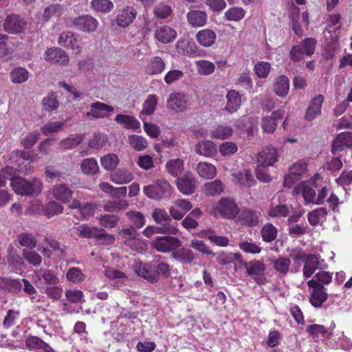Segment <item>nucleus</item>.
I'll return each mask as SVG.
<instances>
[{"label": "nucleus", "mask_w": 352, "mask_h": 352, "mask_svg": "<svg viewBox=\"0 0 352 352\" xmlns=\"http://www.w3.org/2000/svg\"><path fill=\"white\" fill-rule=\"evenodd\" d=\"M11 186L16 194L21 196L36 197L43 190V183L37 177L27 179L16 177L12 179Z\"/></svg>", "instance_id": "nucleus-1"}, {"label": "nucleus", "mask_w": 352, "mask_h": 352, "mask_svg": "<svg viewBox=\"0 0 352 352\" xmlns=\"http://www.w3.org/2000/svg\"><path fill=\"white\" fill-rule=\"evenodd\" d=\"M239 208L231 199L221 198L213 209L214 216L220 215L227 219H233L239 214Z\"/></svg>", "instance_id": "nucleus-2"}, {"label": "nucleus", "mask_w": 352, "mask_h": 352, "mask_svg": "<svg viewBox=\"0 0 352 352\" xmlns=\"http://www.w3.org/2000/svg\"><path fill=\"white\" fill-rule=\"evenodd\" d=\"M316 41L314 38H306L298 45L292 47L289 58L293 61H300L305 56H311L314 53Z\"/></svg>", "instance_id": "nucleus-3"}, {"label": "nucleus", "mask_w": 352, "mask_h": 352, "mask_svg": "<svg viewBox=\"0 0 352 352\" xmlns=\"http://www.w3.org/2000/svg\"><path fill=\"white\" fill-rule=\"evenodd\" d=\"M171 185L165 179H160L153 184L144 187V193L150 199H160L166 193L170 192Z\"/></svg>", "instance_id": "nucleus-4"}, {"label": "nucleus", "mask_w": 352, "mask_h": 352, "mask_svg": "<svg viewBox=\"0 0 352 352\" xmlns=\"http://www.w3.org/2000/svg\"><path fill=\"white\" fill-rule=\"evenodd\" d=\"M151 246L157 252L166 253L174 252L181 247L182 241L177 237L158 236L151 242Z\"/></svg>", "instance_id": "nucleus-5"}, {"label": "nucleus", "mask_w": 352, "mask_h": 352, "mask_svg": "<svg viewBox=\"0 0 352 352\" xmlns=\"http://www.w3.org/2000/svg\"><path fill=\"white\" fill-rule=\"evenodd\" d=\"M248 275L253 277L257 284L263 285L267 283V278L263 274L266 269L265 263L261 261H252L243 263Z\"/></svg>", "instance_id": "nucleus-6"}, {"label": "nucleus", "mask_w": 352, "mask_h": 352, "mask_svg": "<svg viewBox=\"0 0 352 352\" xmlns=\"http://www.w3.org/2000/svg\"><path fill=\"white\" fill-rule=\"evenodd\" d=\"M124 243L133 250L142 252L146 249V243L137 237L136 232L131 228H124L119 232Z\"/></svg>", "instance_id": "nucleus-7"}, {"label": "nucleus", "mask_w": 352, "mask_h": 352, "mask_svg": "<svg viewBox=\"0 0 352 352\" xmlns=\"http://www.w3.org/2000/svg\"><path fill=\"white\" fill-rule=\"evenodd\" d=\"M176 185L181 193L190 195L195 191L197 182L193 174L190 171H186L182 176L177 177Z\"/></svg>", "instance_id": "nucleus-8"}, {"label": "nucleus", "mask_w": 352, "mask_h": 352, "mask_svg": "<svg viewBox=\"0 0 352 352\" xmlns=\"http://www.w3.org/2000/svg\"><path fill=\"white\" fill-rule=\"evenodd\" d=\"M72 24L76 28L85 32H94L98 25L96 19L91 15H82L72 20Z\"/></svg>", "instance_id": "nucleus-9"}, {"label": "nucleus", "mask_w": 352, "mask_h": 352, "mask_svg": "<svg viewBox=\"0 0 352 352\" xmlns=\"http://www.w3.org/2000/svg\"><path fill=\"white\" fill-rule=\"evenodd\" d=\"M58 43L66 47L69 48L76 54H79L82 52V45L76 36V35L72 32H63L58 37Z\"/></svg>", "instance_id": "nucleus-10"}, {"label": "nucleus", "mask_w": 352, "mask_h": 352, "mask_svg": "<svg viewBox=\"0 0 352 352\" xmlns=\"http://www.w3.org/2000/svg\"><path fill=\"white\" fill-rule=\"evenodd\" d=\"M192 208V205L188 200L179 199L170 207L169 213L174 219L181 220Z\"/></svg>", "instance_id": "nucleus-11"}, {"label": "nucleus", "mask_w": 352, "mask_h": 352, "mask_svg": "<svg viewBox=\"0 0 352 352\" xmlns=\"http://www.w3.org/2000/svg\"><path fill=\"white\" fill-rule=\"evenodd\" d=\"M186 96L182 93H172L167 99V108L175 112H182L187 108Z\"/></svg>", "instance_id": "nucleus-12"}, {"label": "nucleus", "mask_w": 352, "mask_h": 352, "mask_svg": "<svg viewBox=\"0 0 352 352\" xmlns=\"http://www.w3.org/2000/svg\"><path fill=\"white\" fill-rule=\"evenodd\" d=\"M27 23L19 16L11 14L6 17L3 24L4 30L10 34L21 32Z\"/></svg>", "instance_id": "nucleus-13"}, {"label": "nucleus", "mask_w": 352, "mask_h": 352, "mask_svg": "<svg viewBox=\"0 0 352 352\" xmlns=\"http://www.w3.org/2000/svg\"><path fill=\"white\" fill-rule=\"evenodd\" d=\"M109 179L117 185H124L130 183L134 179V175L126 168L120 167L110 173Z\"/></svg>", "instance_id": "nucleus-14"}, {"label": "nucleus", "mask_w": 352, "mask_h": 352, "mask_svg": "<svg viewBox=\"0 0 352 352\" xmlns=\"http://www.w3.org/2000/svg\"><path fill=\"white\" fill-rule=\"evenodd\" d=\"M44 58L48 62L60 65H67L69 62L68 54L58 47L47 49L45 52Z\"/></svg>", "instance_id": "nucleus-15"}, {"label": "nucleus", "mask_w": 352, "mask_h": 352, "mask_svg": "<svg viewBox=\"0 0 352 352\" xmlns=\"http://www.w3.org/2000/svg\"><path fill=\"white\" fill-rule=\"evenodd\" d=\"M307 164L298 162L293 164L289 168V173L285 177L284 186L291 187L298 180V177L306 172Z\"/></svg>", "instance_id": "nucleus-16"}, {"label": "nucleus", "mask_w": 352, "mask_h": 352, "mask_svg": "<svg viewBox=\"0 0 352 352\" xmlns=\"http://www.w3.org/2000/svg\"><path fill=\"white\" fill-rule=\"evenodd\" d=\"M135 272L140 277L150 283L157 282V274L155 267L148 263H139L133 267Z\"/></svg>", "instance_id": "nucleus-17"}, {"label": "nucleus", "mask_w": 352, "mask_h": 352, "mask_svg": "<svg viewBox=\"0 0 352 352\" xmlns=\"http://www.w3.org/2000/svg\"><path fill=\"white\" fill-rule=\"evenodd\" d=\"M137 12L131 6H126L119 11L116 16V23L119 27L126 28L133 23L135 19Z\"/></svg>", "instance_id": "nucleus-18"}, {"label": "nucleus", "mask_w": 352, "mask_h": 352, "mask_svg": "<svg viewBox=\"0 0 352 352\" xmlns=\"http://www.w3.org/2000/svg\"><path fill=\"white\" fill-rule=\"evenodd\" d=\"M178 232L179 230L177 228L176 226L171 223H164L163 226L160 227L148 226L144 230L142 234L146 237L149 238L155 234H166L175 235Z\"/></svg>", "instance_id": "nucleus-19"}, {"label": "nucleus", "mask_w": 352, "mask_h": 352, "mask_svg": "<svg viewBox=\"0 0 352 352\" xmlns=\"http://www.w3.org/2000/svg\"><path fill=\"white\" fill-rule=\"evenodd\" d=\"M323 101L324 97L321 94H318L312 98L305 115V120L311 121L321 114Z\"/></svg>", "instance_id": "nucleus-20"}, {"label": "nucleus", "mask_w": 352, "mask_h": 352, "mask_svg": "<svg viewBox=\"0 0 352 352\" xmlns=\"http://www.w3.org/2000/svg\"><path fill=\"white\" fill-rule=\"evenodd\" d=\"M232 176L233 182L241 186L250 188L255 183L250 169H243L241 171L234 172Z\"/></svg>", "instance_id": "nucleus-21"}, {"label": "nucleus", "mask_w": 352, "mask_h": 352, "mask_svg": "<svg viewBox=\"0 0 352 352\" xmlns=\"http://www.w3.org/2000/svg\"><path fill=\"white\" fill-rule=\"evenodd\" d=\"M113 107L105 103L96 102L91 105V109L86 113L87 116H92L95 118H104L108 117V113L113 111Z\"/></svg>", "instance_id": "nucleus-22"}, {"label": "nucleus", "mask_w": 352, "mask_h": 352, "mask_svg": "<svg viewBox=\"0 0 352 352\" xmlns=\"http://www.w3.org/2000/svg\"><path fill=\"white\" fill-rule=\"evenodd\" d=\"M175 48L179 54L184 56L195 55L198 52L195 43L188 38L179 40L175 45Z\"/></svg>", "instance_id": "nucleus-23"}, {"label": "nucleus", "mask_w": 352, "mask_h": 352, "mask_svg": "<svg viewBox=\"0 0 352 352\" xmlns=\"http://www.w3.org/2000/svg\"><path fill=\"white\" fill-rule=\"evenodd\" d=\"M195 152L206 157H212L217 152V145L210 140H202L199 142L195 147Z\"/></svg>", "instance_id": "nucleus-24"}, {"label": "nucleus", "mask_w": 352, "mask_h": 352, "mask_svg": "<svg viewBox=\"0 0 352 352\" xmlns=\"http://www.w3.org/2000/svg\"><path fill=\"white\" fill-rule=\"evenodd\" d=\"M278 158L277 151L274 147H267L258 155L257 161L259 164L272 166Z\"/></svg>", "instance_id": "nucleus-25"}, {"label": "nucleus", "mask_w": 352, "mask_h": 352, "mask_svg": "<svg viewBox=\"0 0 352 352\" xmlns=\"http://www.w3.org/2000/svg\"><path fill=\"white\" fill-rule=\"evenodd\" d=\"M351 146H352V133H342L333 142L331 152L335 154L338 151H342L346 147Z\"/></svg>", "instance_id": "nucleus-26"}, {"label": "nucleus", "mask_w": 352, "mask_h": 352, "mask_svg": "<svg viewBox=\"0 0 352 352\" xmlns=\"http://www.w3.org/2000/svg\"><path fill=\"white\" fill-rule=\"evenodd\" d=\"M176 36V31L168 25L158 27L155 32V38L163 43H170Z\"/></svg>", "instance_id": "nucleus-27"}, {"label": "nucleus", "mask_w": 352, "mask_h": 352, "mask_svg": "<svg viewBox=\"0 0 352 352\" xmlns=\"http://www.w3.org/2000/svg\"><path fill=\"white\" fill-rule=\"evenodd\" d=\"M72 190L65 184L55 185L52 190L53 197L63 203H67L72 197Z\"/></svg>", "instance_id": "nucleus-28"}, {"label": "nucleus", "mask_w": 352, "mask_h": 352, "mask_svg": "<svg viewBox=\"0 0 352 352\" xmlns=\"http://www.w3.org/2000/svg\"><path fill=\"white\" fill-rule=\"evenodd\" d=\"M196 39L201 45L208 47L215 43L217 34L212 30L204 29L196 34Z\"/></svg>", "instance_id": "nucleus-29"}, {"label": "nucleus", "mask_w": 352, "mask_h": 352, "mask_svg": "<svg viewBox=\"0 0 352 352\" xmlns=\"http://www.w3.org/2000/svg\"><path fill=\"white\" fill-rule=\"evenodd\" d=\"M311 184L310 182H302L295 187L294 192L302 193L307 203L314 202L316 190L311 186Z\"/></svg>", "instance_id": "nucleus-30"}, {"label": "nucleus", "mask_w": 352, "mask_h": 352, "mask_svg": "<svg viewBox=\"0 0 352 352\" xmlns=\"http://www.w3.org/2000/svg\"><path fill=\"white\" fill-rule=\"evenodd\" d=\"M115 121L126 129L137 131L140 129V122L133 116L126 114H118Z\"/></svg>", "instance_id": "nucleus-31"}, {"label": "nucleus", "mask_w": 352, "mask_h": 352, "mask_svg": "<svg viewBox=\"0 0 352 352\" xmlns=\"http://www.w3.org/2000/svg\"><path fill=\"white\" fill-rule=\"evenodd\" d=\"M186 18L190 25L197 28L205 25L208 17L203 11L191 10L187 13Z\"/></svg>", "instance_id": "nucleus-32"}, {"label": "nucleus", "mask_w": 352, "mask_h": 352, "mask_svg": "<svg viewBox=\"0 0 352 352\" xmlns=\"http://www.w3.org/2000/svg\"><path fill=\"white\" fill-rule=\"evenodd\" d=\"M195 170L201 177L206 179H212L217 175L216 167L213 164L206 162H199Z\"/></svg>", "instance_id": "nucleus-33"}, {"label": "nucleus", "mask_w": 352, "mask_h": 352, "mask_svg": "<svg viewBox=\"0 0 352 352\" xmlns=\"http://www.w3.org/2000/svg\"><path fill=\"white\" fill-rule=\"evenodd\" d=\"M260 214L252 210H244L239 216V221L243 225L250 227L258 224Z\"/></svg>", "instance_id": "nucleus-34"}, {"label": "nucleus", "mask_w": 352, "mask_h": 352, "mask_svg": "<svg viewBox=\"0 0 352 352\" xmlns=\"http://www.w3.org/2000/svg\"><path fill=\"white\" fill-rule=\"evenodd\" d=\"M224 190V186L220 179L207 182L201 188L202 192L207 196L220 195Z\"/></svg>", "instance_id": "nucleus-35"}, {"label": "nucleus", "mask_w": 352, "mask_h": 352, "mask_svg": "<svg viewBox=\"0 0 352 352\" xmlns=\"http://www.w3.org/2000/svg\"><path fill=\"white\" fill-rule=\"evenodd\" d=\"M102 167L107 170L113 172L120 163V158L115 153H107L100 159Z\"/></svg>", "instance_id": "nucleus-36"}, {"label": "nucleus", "mask_w": 352, "mask_h": 352, "mask_svg": "<svg viewBox=\"0 0 352 352\" xmlns=\"http://www.w3.org/2000/svg\"><path fill=\"white\" fill-rule=\"evenodd\" d=\"M226 98L227 104L225 109L230 113L235 112L240 107L241 102V96L239 92L234 90L229 91L226 95Z\"/></svg>", "instance_id": "nucleus-37"}, {"label": "nucleus", "mask_w": 352, "mask_h": 352, "mask_svg": "<svg viewBox=\"0 0 352 352\" xmlns=\"http://www.w3.org/2000/svg\"><path fill=\"white\" fill-rule=\"evenodd\" d=\"M164 61L159 56H155L151 59L145 67V72L150 75H155L162 73L165 69Z\"/></svg>", "instance_id": "nucleus-38"}, {"label": "nucleus", "mask_w": 352, "mask_h": 352, "mask_svg": "<svg viewBox=\"0 0 352 352\" xmlns=\"http://www.w3.org/2000/svg\"><path fill=\"white\" fill-rule=\"evenodd\" d=\"M289 80L285 76H279L274 85V91L277 96L281 98L285 97L289 91Z\"/></svg>", "instance_id": "nucleus-39"}, {"label": "nucleus", "mask_w": 352, "mask_h": 352, "mask_svg": "<svg viewBox=\"0 0 352 352\" xmlns=\"http://www.w3.org/2000/svg\"><path fill=\"white\" fill-rule=\"evenodd\" d=\"M30 76L29 72L24 67H17L10 72V80L14 84H22L25 82Z\"/></svg>", "instance_id": "nucleus-40"}, {"label": "nucleus", "mask_w": 352, "mask_h": 352, "mask_svg": "<svg viewBox=\"0 0 352 352\" xmlns=\"http://www.w3.org/2000/svg\"><path fill=\"white\" fill-rule=\"evenodd\" d=\"M319 265V258L315 255H308L305 260L302 270L303 275L306 278L310 277L316 270Z\"/></svg>", "instance_id": "nucleus-41"}, {"label": "nucleus", "mask_w": 352, "mask_h": 352, "mask_svg": "<svg viewBox=\"0 0 352 352\" xmlns=\"http://www.w3.org/2000/svg\"><path fill=\"white\" fill-rule=\"evenodd\" d=\"M17 242L23 247L34 250L37 245L36 238L30 232H21L17 235Z\"/></svg>", "instance_id": "nucleus-42"}, {"label": "nucleus", "mask_w": 352, "mask_h": 352, "mask_svg": "<svg viewBox=\"0 0 352 352\" xmlns=\"http://www.w3.org/2000/svg\"><path fill=\"white\" fill-rule=\"evenodd\" d=\"M21 283L17 279L0 277V289L8 292H18L21 289Z\"/></svg>", "instance_id": "nucleus-43"}, {"label": "nucleus", "mask_w": 352, "mask_h": 352, "mask_svg": "<svg viewBox=\"0 0 352 352\" xmlns=\"http://www.w3.org/2000/svg\"><path fill=\"white\" fill-rule=\"evenodd\" d=\"M80 168L85 175H94L99 172L100 168L94 158H86L80 164Z\"/></svg>", "instance_id": "nucleus-44"}, {"label": "nucleus", "mask_w": 352, "mask_h": 352, "mask_svg": "<svg viewBox=\"0 0 352 352\" xmlns=\"http://www.w3.org/2000/svg\"><path fill=\"white\" fill-rule=\"evenodd\" d=\"M172 256L183 263H191L195 258L192 251L187 248H180L172 252Z\"/></svg>", "instance_id": "nucleus-45"}, {"label": "nucleus", "mask_w": 352, "mask_h": 352, "mask_svg": "<svg viewBox=\"0 0 352 352\" xmlns=\"http://www.w3.org/2000/svg\"><path fill=\"white\" fill-rule=\"evenodd\" d=\"M232 133L233 129L232 127L226 125H219L211 131L210 136L214 139L226 140L230 138Z\"/></svg>", "instance_id": "nucleus-46"}, {"label": "nucleus", "mask_w": 352, "mask_h": 352, "mask_svg": "<svg viewBox=\"0 0 352 352\" xmlns=\"http://www.w3.org/2000/svg\"><path fill=\"white\" fill-rule=\"evenodd\" d=\"M157 104V98L155 95H149L143 103L142 109L140 112V118H144L143 116L152 115L156 109Z\"/></svg>", "instance_id": "nucleus-47"}, {"label": "nucleus", "mask_w": 352, "mask_h": 352, "mask_svg": "<svg viewBox=\"0 0 352 352\" xmlns=\"http://www.w3.org/2000/svg\"><path fill=\"white\" fill-rule=\"evenodd\" d=\"M166 168L169 174L177 177L184 170V162L179 158L173 159L166 163Z\"/></svg>", "instance_id": "nucleus-48"}, {"label": "nucleus", "mask_w": 352, "mask_h": 352, "mask_svg": "<svg viewBox=\"0 0 352 352\" xmlns=\"http://www.w3.org/2000/svg\"><path fill=\"white\" fill-rule=\"evenodd\" d=\"M60 102L54 93H49L41 101L42 109L45 111H53L57 109Z\"/></svg>", "instance_id": "nucleus-49"}, {"label": "nucleus", "mask_w": 352, "mask_h": 352, "mask_svg": "<svg viewBox=\"0 0 352 352\" xmlns=\"http://www.w3.org/2000/svg\"><path fill=\"white\" fill-rule=\"evenodd\" d=\"M327 297L328 295L324 292V287H322L312 291L309 301L315 307H320L322 303L327 300Z\"/></svg>", "instance_id": "nucleus-50"}, {"label": "nucleus", "mask_w": 352, "mask_h": 352, "mask_svg": "<svg viewBox=\"0 0 352 352\" xmlns=\"http://www.w3.org/2000/svg\"><path fill=\"white\" fill-rule=\"evenodd\" d=\"M104 275L111 280L124 283L128 279L126 274L113 267H107L104 270Z\"/></svg>", "instance_id": "nucleus-51"}, {"label": "nucleus", "mask_w": 352, "mask_h": 352, "mask_svg": "<svg viewBox=\"0 0 352 352\" xmlns=\"http://www.w3.org/2000/svg\"><path fill=\"white\" fill-rule=\"evenodd\" d=\"M327 214V211L326 208H319L308 213V221L311 226H314L320 222L324 221Z\"/></svg>", "instance_id": "nucleus-52"}, {"label": "nucleus", "mask_w": 352, "mask_h": 352, "mask_svg": "<svg viewBox=\"0 0 352 352\" xmlns=\"http://www.w3.org/2000/svg\"><path fill=\"white\" fill-rule=\"evenodd\" d=\"M245 10L241 7H232L224 13V18L229 21H239L244 18Z\"/></svg>", "instance_id": "nucleus-53"}, {"label": "nucleus", "mask_w": 352, "mask_h": 352, "mask_svg": "<svg viewBox=\"0 0 352 352\" xmlns=\"http://www.w3.org/2000/svg\"><path fill=\"white\" fill-rule=\"evenodd\" d=\"M128 143L138 151H142L148 146V142L144 137L134 134L129 135Z\"/></svg>", "instance_id": "nucleus-54"}, {"label": "nucleus", "mask_w": 352, "mask_h": 352, "mask_svg": "<svg viewBox=\"0 0 352 352\" xmlns=\"http://www.w3.org/2000/svg\"><path fill=\"white\" fill-rule=\"evenodd\" d=\"M22 256L29 264L34 267L40 265L43 260L41 256L32 250L23 249Z\"/></svg>", "instance_id": "nucleus-55"}, {"label": "nucleus", "mask_w": 352, "mask_h": 352, "mask_svg": "<svg viewBox=\"0 0 352 352\" xmlns=\"http://www.w3.org/2000/svg\"><path fill=\"white\" fill-rule=\"evenodd\" d=\"M133 228L139 229L145 224L144 216L139 211L130 210L126 213Z\"/></svg>", "instance_id": "nucleus-56"}, {"label": "nucleus", "mask_w": 352, "mask_h": 352, "mask_svg": "<svg viewBox=\"0 0 352 352\" xmlns=\"http://www.w3.org/2000/svg\"><path fill=\"white\" fill-rule=\"evenodd\" d=\"M262 239L265 242H272L277 236V229L272 223H267L261 230Z\"/></svg>", "instance_id": "nucleus-57"}, {"label": "nucleus", "mask_w": 352, "mask_h": 352, "mask_svg": "<svg viewBox=\"0 0 352 352\" xmlns=\"http://www.w3.org/2000/svg\"><path fill=\"white\" fill-rule=\"evenodd\" d=\"M91 6L97 12L106 13L113 8V3L110 0H92Z\"/></svg>", "instance_id": "nucleus-58"}, {"label": "nucleus", "mask_w": 352, "mask_h": 352, "mask_svg": "<svg viewBox=\"0 0 352 352\" xmlns=\"http://www.w3.org/2000/svg\"><path fill=\"white\" fill-rule=\"evenodd\" d=\"M66 278L68 281L74 284L83 282L85 279V275L78 267H72L66 273Z\"/></svg>", "instance_id": "nucleus-59"}, {"label": "nucleus", "mask_w": 352, "mask_h": 352, "mask_svg": "<svg viewBox=\"0 0 352 352\" xmlns=\"http://www.w3.org/2000/svg\"><path fill=\"white\" fill-rule=\"evenodd\" d=\"M197 72L201 75H209L215 69V65L206 60H200L196 62Z\"/></svg>", "instance_id": "nucleus-60"}, {"label": "nucleus", "mask_w": 352, "mask_h": 352, "mask_svg": "<svg viewBox=\"0 0 352 352\" xmlns=\"http://www.w3.org/2000/svg\"><path fill=\"white\" fill-rule=\"evenodd\" d=\"M153 220L158 224L170 223L172 219L164 209L155 208L152 212Z\"/></svg>", "instance_id": "nucleus-61"}, {"label": "nucleus", "mask_w": 352, "mask_h": 352, "mask_svg": "<svg viewBox=\"0 0 352 352\" xmlns=\"http://www.w3.org/2000/svg\"><path fill=\"white\" fill-rule=\"evenodd\" d=\"M74 229L78 235L82 238L97 237V232L98 231V228L89 227L86 224H82Z\"/></svg>", "instance_id": "nucleus-62"}, {"label": "nucleus", "mask_w": 352, "mask_h": 352, "mask_svg": "<svg viewBox=\"0 0 352 352\" xmlns=\"http://www.w3.org/2000/svg\"><path fill=\"white\" fill-rule=\"evenodd\" d=\"M65 298L72 303H83L85 302L83 292L79 289H70L66 290Z\"/></svg>", "instance_id": "nucleus-63"}, {"label": "nucleus", "mask_w": 352, "mask_h": 352, "mask_svg": "<svg viewBox=\"0 0 352 352\" xmlns=\"http://www.w3.org/2000/svg\"><path fill=\"white\" fill-rule=\"evenodd\" d=\"M82 140V138L80 135H72L61 140L59 145L63 149H72L77 146Z\"/></svg>", "instance_id": "nucleus-64"}]
</instances>
